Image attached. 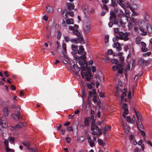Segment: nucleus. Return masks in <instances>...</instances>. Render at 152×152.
<instances>
[{"instance_id": "13d9d810", "label": "nucleus", "mask_w": 152, "mask_h": 152, "mask_svg": "<svg viewBox=\"0 0 152 152\" xmlns=\"http://www.w3.org/2000/svg\"><path fill=\"white\" fill-rule=\"evenodd\" d=\"M109 38V37L108 35H105V42L108 41Z\"/></svg>"}, {"instance_id": "ea45409f", "label": "nucleus", "mask_w": 152, "mask_h": 152, "mask_svg": "<svg viewBox=\"0 0 152 152\" xmlns=\"http://www.w3.org/2000/svg\"><path fill=\"white\" fill-rule=\"evenodd\" d=\"M151 54V53L150 52H148L146 53H145L143 54L142 56H143L146 57L147 56H149Z\"/></svg>"}, {"instance_id": "aec40b11", "label": "nucleus", "mask_w": 152, "mask_h": 152, "mask_svg": "<svg viewBox=\"0 0 152 152\" xmlns=\"http://www.w3.org/2000/svg\"><path fill=\"white\" fill-rule=\"evenodd\" d=\"M117 3L119 4L124 9L125 8V4L124 3V0H117Z\"/></svg>"}, {"instance_id": "b1692460", "label": "nucleus", "mask_w": 152, "mask_h": 152, "mask_svg": "<svg viewBox=\"0 0 152 152\" xmlns=\"http://www.w3.org/2000/svg\"><path fill=\"white\" fill-rule=\"evenodd\" d=\"M23 125V123L21 122H20L18 124L16 125L15 126L16 130H18L19 129L22 128Z\"/></svg>"}, {"instance_id": "9b49d317", "label": "nucleus", "mask_w": 152, "mask_h": 152, "mask_svg": "<svg viewBox=\"0 0 152 152\" xmlns=\"http://www.w3.org/2000/svg\"><path fill=\"white\" fill-rule=\"evenodd\" d=\"M73 64L71 63L70 65V67L71 68L73 69H75V72L76 73H78L80 69L78 66L76 64H75L74 62H73Z\"/></svg>"}, {"instance_id": "69168bd1", "label": "nucleus", "mask_w": 152, "mask_h": 152, "mask_svg": "<svg viewBox=\"0 0 152 152\" xmlns=\"http://www.w3.org/2000/svg\"><path fill=\"white\" fill-rule=\"evenodd\" d=\"M141 45L142 46V47H146V43L143 42H141Z\"/></svg>"}, {"instance_id": "0eeeda50", "label": "nucleus", "mask_w": 152, "mask_h": 152, "mask_svg": "<svg viewBox=\"0 0 152 152\" xmlns=\"http://www.w3.org/2000/svg\"><path fill=\"white\" fill-rule=\"evenodd\" d=\"M91 24L90 23L85 24L84 25L83 30L85 34L88 33L90 31Z\"/></svg>"}, {"instance_id": "bf43d9fd", "label": "nucleus", "mask_w": 152, "mask_h": 152, "mask_svg": "<svg viewBox=\"0 0 152 152\" xmlns=\"http://www.w3.org/2000/svg\"><path fill=\"white\" fill-rule=\"evenodd\" d=\"M89 143L91 147H93L95 145L94 143L92 141L89 142Z\"/></svg>"}, {"instance_id": "393cba45", "label": "nucleus", "mask_w": 152, "mask_h": 152, "mask_svg": "<svg viewBox=\"0 0 152 152\" xmlns=\"http://www.w3.org/2000/svg\"><path fill=\"white\" fill-rule=\"evenodd\" d=\"M144 19L146 21L149 22L150 21V17L148 13L146 12L144 15Z\"/></svg>"}, {"instance_id": "dca6fc26", "label": "nucleus", "mask_w": 152, "mask_h": 152, "mask_svg": "<svg viewBox=\"0 0 152 152\" xmlns=\"http://www.w3.org/2000/svg\"><path fill=\"white\" fill-rule=\"evenodd\" d=\"M111 129V127L110 126L105 124V138H107L108 136V134L107 131L110 130Z\"/></svg>"}, {"instance_id": "f704fd0d", "label": "nucleus", "mask_w": 152, "mask_h": 152, "mask_svg": "<svg viewBox=\"0 0 152 152\" xmlns=\"http://www.w3.org/2000/svg\"><path fill=\"white\" fill-rule=\"evenodd\" d=\"M137 128H138L139 130V131L140 132H141V134L143 135V136H145V132L143 130H141L139 128V126H138V123H137Z\"/></svg>"}, {"instance_id": "7c9ffc66", "label": "nucleus", "mask_w": 152, "mask_h": 152, "mask_svg": "<svg viewBox=\"0 0 152 152\" xmlns=\"http://www.w3.org/2000/svg\"><path fill=\"white\" fill-rule=\"evenodd\" d=\"M139 30L142 32V33H141V35L143 36H145L147 34V33L146 31H144V29L143 28L140 27L139 28Z\"/></svg>"}, {"instance_id": "052dcab7", "label": "nucleus", "mask_w": 152, "mask_h": 152, "mask_svg": "<svg viewBox=\"0 0 152 152\" xmlns=\"http://www.w3.org/2000/svg\"><path fill=\"white\" fill-rule=\"evenodd\" d=\"M113 51L111 50H109L107 51V54L108 55H111L112 54Z\"/></svg>"}, {"instance_id": "8fccbe9b", "label": "nucleus", "mask_w": 152, "mask_h": 152, "mask_svg": "<svg viewBox=\"0 0 152 152\" xmlns=\"http://www.w3.org/2000/svg\"><path fill=\"white\" fill-rule=\"evenodd\" d=\"M62 46L64 50L66 51V44L64 43H63L62 44Z\"/></svg>"}, {"instance_id": "c756f323", "label": "nucleus", "mask_w": 152, "mask_h": 152, "mask_svg": "<svg viewBox=\"0 0 152 152\" xmlns=\"http://www.w3.org/2000/svg\"><path fill=\"white\" fill-rule=\"evenodd\" d=\"M22 143L28 148L29 147L30 143L28 141H25L23 142Z\"/></svg>"}, {"instance_id": "2eb2a0df", "label": "nucleus", "mask_w": 152, "mask_h": 152, "mask_svg": "<svg viewBox=\"0 0 152 152\" xmlns=\"http://www.w3.org/2000/svg\"><path fill=\"white\" fill-rule=\"evenodd\" d=\"M120 91H121V92L123 93L122 95L121 96V101H123L124 100V98L126 95V93L127 92V91L125 89H123L122 91L121 90H120Z\"/></svg>"}, {"instance_id": "774afa93", "label": "nucleus", "mask_w": 152, "mask_h": 152, "mask_svg": "<svg viewBox=\"0 0 152 152\" xmlns=\"http://www.w3.org/2000/svg\"><path fill=\"white\" fill-rule=\"evenodd\" d=\"M117 5V4L116 2L112 3L111 6L113 7H115Z\"/></svg>"}, {"instance_id": "603ef678", "label": "nucleus", "mask_w": 152, "mask_h": 152, "mask_svg": "<svg viewBox=\"0 0 152 152\" xmlns=\"http://www.w3.org/2000/svg\"><path fill=\"white\" fill-rule=\"evenodd\" d=\"M88 141L89 143L92 141L91 137L89 135H88Z\"/></svg>"}, {"instance_id": "09e8293b", "label": "nucleus", "mask_w": 152, "mask_h": 152, "mask_svg": "<svg viewBox=\"0 0 152 152\" xmlns=\"http://www.w3.org/2000/svg\"><path fill=\"white\" fill-rule=\"evenodd\" d=\"M128 109L127 108H126L124 109V113L126 115H127L128 114Z\"/></svg>"}, {"instance_id": "a19ab883", "label": "nucleus", "mask_w": 152, "mask_h": 152, "mask_svg": "<svg viewBox=\"0 0 152 152\" xmlns=\"http://www.w3.org/2000/svg\"><path fill=\"white\" fill-rule=\"evenodd\" d=\"M58 34L57 37V39H60L61 36V33L60 31H58Z\"/></svg>"}, {"instance_id": "4468645a", "label": "nucleus", "mask_w": 152, "mask_h": 152, "mask_svg": "<svg viewBox=\"0 0 152 152\" xmlns=\"http://www.w3.org/2000/svg\"><path fill=\"white\" fill-rule=\"evenodd\" d=\"M0 125L3 128L7 127L8 126V123L7 120H0Z\"/></svg>"}, {"instance_id": "39448f33", "label": "nucleus", "mask_w": 152, "mask_h": 152, "mask_svg": "<svg viewBox=\"0 0 152 152\" xmlns=\"http://www.w3.org/2000/svg\"><path fill=\"white\" fill-rule=\"evenodd\" d=\"M81 75L83 78L85 77V76L86 79L88 81H90V80L93 78V76L91 74H88L86 71L81 72Z\"/></svg>"}, {"instance_id": "6e6552de", "label": "nucleus", "mask_w": 152, "mask_h": 152, "mask_svg": "<svg viewBox=\"0 0 152 152\" xmlns=\"http://www.w3.org/2000/svg\"><path fill=\"white\" fill-rule=\"evenodd\" d=\"M134 19V18H131V21L129 22L128 23V26L129 29H132L133 27H135L136 25Z\"/></svg>"}, {"instance_id": "680f3d73", "label": "nucleus", "mask_w": 152, "mask_h": 152, "mask_svg": "<svg viewBox=\"0 0 152 152\" xmlns=\"http://www.w3.org/2000/svg\"><path fill=\"white\" fill-rule=\"evenodd\" d=\"M10 129L12 131L16 130L15 126H11Z\"/></svg>"}, {"instance_id": "72a5a7b5", "label": "nucleus", "mask_w": 152, "mask_h": 152, "mask_svg": "<svg viewBox=\"0 0 152 152\" xmlns=\"http://www.w3.org/2000/svg\"><path fill=\"white\" fill-rule=\"evenodd\" d=\"M64 39L66 42H69V41H71V39L69 37L67 36L64 37Z\"/></svg>"}, {"instance_id": "bb28decb", "label": "nucleus", "mask_w": 152, "mask_h": 152, "mask_svg": "<svg viewBox=\"0 0 152 152\" xmlns=\"http://www.w3.org/2000/svg\"><path fill=\"white\" fill-rule=\"evenodd\" d=\"M66 22L67 24H74V21L72 18H67L66 20Z\"/></svg>"}, {"instance_id": "20e7f679", "label": "nucleus", "mask_w": 152, "mask_h": 152, "mask_svg": "<svg viewBox=\"0 0 152 152\" xmlns=\"http://www.w3.org/2000/svg\"><path fill=\"white\" fill-rule=\"evenodd\" d=\"M118 15L119 19L120 18V22L121 26L123 27H124L125 24L128 22V18L125 14H124L123 12L119 13Z\"/></svg>"}, {"instance_id": "cd10ccee", "label": "nucleus", "mask_w": 152, "mask_h": 152, "mask_svg": "<svg viewBox=\"0 0 152 152\" xmlns=\"http://www.w3.org/2000/svg\"><path fill=\"white\" fill-rule=\"evenodd\" d=\"M115 47L118 51H120L121 50V45L118 42H116L115 44Z\"/></svg>"}, {"instance_id": "de8ad7c7", "label": "nucleus", "mask_w": 152, "mask_h": 152, "mask_svg": "<svg viewBox=\"0 0 152 152\" xmlns=\"http://www.w3.org/2000/svg\"><path fill=\"white\" fill-rule=\"evenodd\" d=\"M93 101L95 103H96L97 102L98 104L100 103V101L99 100H97L96 98H93Z\"/></svg>"}, {"instance_id": "ddd939ff", "label": "nucleus", "mask_w": 152, "mask_h": 152, "mask_svg": "<svg viewBox=\"0 0 152 152\" xmlns=\"http://www.w3.org/2000/svg\"><path fill=\"white\" fill-rule=\"evenodd\" d=\"M10 111V108L9 107H5L3 110V114L5 116H7L9 114Z\"/></svg>"}, {"instance_id": "473e14b6", "label": "nucleus", "mask_w": 152, "mask_h": 152, "mask_svg": "<svg viewBox=\"0 0 152 152\" xmlns=\"http://www.w3.org/2000/svg\"><path fill=\"white\" fill-rule=\"evenodd\" d=\"M70 42L72 43H74L75 44H78V41H77V38H72L71 39Z\"/></svg>"}, {"instance_id": "7ed1b4c3", "label": "nucleus", "mask_w": 152, "mask_h": 152, "mask_svg": "<svg viewBox=\"0 0 152 152\" xmlns=\"http://www.w3.org/2000/svg\"><path fill=\"white\" fill-rule=\"evenodd\" d=\"M77 53L81 55L79 56L77 55H75L74 57L76 60H86V52L84 51V49L83 46L80 45L79 47V49L78 50Z\"/></svg>"}, {"instance_id": "f8f14e48", "label": "nucleus", "mask_w": 152, "mask_h": 152, "mask_svg": "<svg viewBox=\"0 0 152 152\" xmlns=\"http://www.w3.org/2000/svg\"><path fill=\"white\" fill-rule=\"evenodd\" d=\"M71 48L73 51L72 53L73 55H76L77 52L78 50V47L77 45H71Z\"/></svg>"}, {"instance_id": "338daca9", "label": "nucleus", "mask_w": 152, "mask_h": 152, "mask_svg": "<svg viewBox=\"0 0 152 152\" xmlns=\"http://www.w3.org/2000/svg\"><path fill=\"white\" fill-rule=\"evenodd\" d=\"M70 138H69V137H66V141L67 142L69 143H70Z\"/></svg>"}, {"instance_id": "f03ea898", "label": "nucleus", "mask_w": 152, "mask_h": 152, "mask_svg": "<svg viewBox=\"0 0 152 152\" xmlns=\"http://www.w3.org/2000/svg\"><path fill=\"white\" fill-rule=\"evenodd\" d=\"M114 32L115 33H118L119 36H116V39L117 41L119 39L124 40V41H126L129 40V38L128 37L129 34L127 33H124L122 32H119V29L118 28L114 29Z\"/></svg>"}, {"instance_id": "37998d69", "label": "nucleus", "mask_w": 152, "mask_h": 152, "mask_svg": "<svg viewBox=\"0 0 152 152\" xmlns=\"http://www.w3.org/2000/svg\"><path fill=\"white\" fill-rule=\"evenodd\" d=\"M6 150L7 151L9 152H14L15 151L14 150L10 148L8 146L6 148Z\"/></svg>"}, {"instance_id": "5fc2aeb1", "label": "nucleus", "mask_w": 152, "mask_h": 152, "mask_svg": "<svg viewBox=\"0 0 152 152\" xmlns=\"http://www.w3.org/2000/svg\"><path fill=\"white\" fill-rule=\"evenodd\" d=\"M48 16L46 15H44L43 18V19L45 20L46 21H47L48 20Z\"/></svg>"}, {"instance_id": "f3484780", "label": "nucleus", "mask_w": 152, "mask_h": 152, "mask_svg": "<svg viewBox=\"0 0 152 152\" xmlns=\"http://www.w3.org/2000/svg\"><path fill=\"white\" fill-rule=\"evenodd\" d=\"M66 5L69 10H73L74 8V5L72 3H67L66 4Z\"/></svg>"}, {"instance_id": "2f4dec72", "label": "nucleus", "mask_w": 152, "mask_h": 152, "mask_svg": "<svg viewBox=\"0 0 152 152\" xmlns=\"http://www.w3.org/2000/svg\"><path fill=\"white\" fill-rule=\"evenodd\" d=\"M116 88L117 90V91L115 93V96L116 98H118L119 97V94L118 90H120V89H118V86L116 87Z\"/></svg>"}, {"instance_id": "79ce46f5", "label": "nucleus", "mask_w": 152, "mask_h": 152, "mask_svg": "<svg viewBox=\"0 0 152 152\" xmlns=\"http://www.w3.org/2000/svg\"><path fill=\"white\" fill-rule=\"evenodd\" d=\"M95 129L96 130L98 131V132H99V135L101 134L102 133V132H101V129H99L97 126H95Z\"/></svg>"}, {"instance_id": "e433bc0d", "label": "nucleus", "mask_w": 152, "mask_h": 152, "mask_svg": "<svg viewBox=\"0 0 152 152\" xmlns=\"http://www.w3.org/2000/svg\"><path fill=\"white\" fill-rule=\"evenodd\" d=\"M16 108V111L18 115H19L20 113V106L19 105H18L17 107H15Z\"/></svg>"}, {"instance_id": "c85d7f7f", "label": "nucleus", "mask_w": 152, "mask_h": 152, "mask_svg": "<svg viewBox=\"0 0 152 152\" xmlns=\"http://www.w3.org/2000/svg\"><path fill=\"white\" fill-rule=\"evenodd\" d=\"M89 118L88 117H86L85 118L84 120V125L85 126H87L89 125L88 122Z\"/></svg>"}, {"instance_id": "a18cd8bd", "label": "nucleus", "mask_w": 152, "mask_h": 152, "mask_svg": "<svg viewBox=\"0 0 152 152\" xmlns=\"http://www.w3.org/2000/svg\"><path fill=\"white\" fill-rule=\"evenodd\" d=\"M98 143L99 145H103V141L100 139H98Z\"/></svg>"}, {"instance_id": "5701e85b", "label": "nucleus", "mask_w": 152, "mask_h": 152, "mask_svg": "<svg viewBox=\"0 0 152 152\" xmlns=\"http://www.w3.org/2000/svg\"><path fill=\"white\" fill-rule=\"evenodd\" d=\"M19 115H18L17 113V114L12 113L11 115V117L16 121H18L19 119Z\"/></svg>"}, {"instance_id": "a211bd4d", "label": "nucleus", "mask_w": 152, "mask_h": 152, "mask_svg": "<svg viewBox=\"0 0 152 152\" xmlns=\"http://www.w3.org/2000/svg\"><path fill=\"white\" fill-rule=\"evenodd\" d=\"M82 9L85 14L86 15L88 12V7L87 5H83L82 6Z\"/></svg>"}, {"instance_id": "0e129e2a", "label": "nucleus", "mask_w": 152, "mask_h": 152, "mask_svg": "<svg viewBox=\"0 0 152 152\" xmlns=\"http://www.w3.org/2000/svg\"><path fill=\"white\" fill-rule=\"evenodd\" d=\"M62 26L63 27H65L66 26V23L64 19H63L62 20Z\"/></svg>"}, {"instance_id": "864d4df0", "label": "nucleus", "mask_w": 152, "mask_h": 152, "mask_svg": "<svg viewBox=\"0 0 152 152\" xmlns=\"http://www.w3.org/2000/svg\"><path fill=\"white\" fill-rule=\"evenodd\" d=\"M119 65L121 66L123 68V67L124 66V61H121L120 64H119Z\"/></svg>"}, {"instance_id": "4c0bfd02", "label": "nucleus", "mask_w": 152, "mask_h": 152, "mask_svg": "<svg viewBox=\"0 0 152 152\" xmlns=\"http://www.w3.org/2000/svg\"><path fill=\"white\" fill-rule=\"evenodd\" d=\"M9 140L10 142L12 143H13L14 142L15 139L13 137H10L9 138Z\"/></svg>"}, {"instance_id": "9d476101", "label": "nucleus", "mask_w": 152, "mask_h": 152, "mask_svg": "<svg viewBox=\"0 0 152 152\" xmlns=\"http://www.w3.org/2000/svg\"><path fill=\"white\" fill-rule=\"evenodd\" d=\"M134 109L136 113L137 121H138V122H137V123L138 125L139 124L140 126L141 125V124H140V122H141V115L139 112L137 113L134 108Z\"/></svg>"}, {"instance_id": "58836bf2", "label": "nucleus", "mask_w": 152, "mask_h": 152, "mask_svg": "<svg viewBox=\"0 0 152 152\" xmlns=\"http://www.w3.org/2000/svg\"><path fill=\"white\" fill-rule=\"evenodd\" d=\"M111 62L115 64H117L118 63V61L116 59H112L111 60Z\"/></svg>"}, {"instance_id": "423d86ee", "label": "nucleus", "mask_w": 152, "mask_h": 152, "mask_svg": "<svg viewBox=\"0 0 152 152\" xmlns=\"http://www.w3.org/2000/svg\"><path fill=\"white\" fill-rule=\"evenodd\" d=\"M110 19L112 21H113V22L115 24H117L118 22V19H117L116 15L113 11H111L110 13Z\"/></svg>"}, {"instance_id": "c03bdc74", "label": "nucleus", "mask_w": 152, "mask_h": 152, "mask_svg": "<svg viewBox=\"0 0 152 152\" xmlns=\"http://www.w3.org/2000/svg\"><path fill=\"white\" fill-rule=\"evenodd\" d=\"M6 148L8 146V141L7 140H6L4 142Z\"/></svg>"}, {"instance_id": "f257e3e1", "label": "nucleus", "mask_w": 152, "mask_h": 152, "mask_svg": "<svg viewBox=\"0 0 152 152\" xmlns=\"http://www.w3.org/2000/svg\"><path fill=\"white\" fill-rule=\"evenodd\" d=\"M79 26L76 24H75L74 26H69V30L72 31L71 33L73 35H75L77 36V39L78 41V43H80L81 44H83L85 42L83 37L81 36L80 33L79 32L78 28Z\"/></svg>"}, {"instance_id": "1a4fd4ad", "label": "nucleus", "mask_w": 152, "mask_h": 152, "mask_svg": "<svg viewBox=\"0 0 152 152\" xmlns=\"http://www.w3.org/2000/svg\"><path fill=\"white\" fill-rule=\"evenodd\" d=\"M84 61V63L82 66L80 67V69L82 71V72L86 71V69L87 68L88 66V62L86 61V60H83Z\"/></svg>"}, {"instance_id": "4d7b16f0", "label": "nucleus", "mask_w": 152, "mask_h": 152, "mask_svg": "<svg viewBox=\"0 0 152 152\" xmlns=\"http://www.w3.org/2000/svg\"><path fill=\"white\" fill-rule=\"evenodd\" d=\"M122 70H123V68L121 69H118V73L119 74H120L122 73V72H123Z\"/></svg>"}, {"instance_id": "412c9836", "label": "nucleus", "mask_w": 152, "mask_h": 152, "mask_svg": "<svg viewBox=\"0 0 152 152\" xmlns=\"http://www.w3.org/2000/svg\"><path fill=\"white\" fill-rule=\"evenodd\" d=\"M130 4L129 3H127V7H130V9L133 8L134 9H137L138 7V6L137 4H133L132 5L130 6Z\"/></svg>"}, {"instance_id": "49530a36", "label": "nucleus", "mask_w": 152, "mask_h": 152, "mask_svg": "<svg viewBox=\"0 0 152 152\" xmlns=\"http://www.w3.org/2000/svg\"><path fill=\"white\" fill-rule=\"evenodd\" d=\"M92 132H91V133L92 134L94 135H94H97V136H98L99 135V132L98 133L97 132H95L94 131H92Z\"/></svg>"}, {"instance_id": "6ab92c4d", "label": "nucleus", "mask_w": 152, "mask_h": 152, "mask_svg": "<svg viewBox=\"0 0 152 152\" xmlns=\"http://www.w3.org/2000/svg\"><path fill=\"white\" fill-rule=\"evenodd\" d=\"M46 11L48 13H51L53 12V8L52 7L48 6H46Z\"/></svg>"}, {"instance_id": "c9c22d12", "label": "nucleus", "mask_w": 152, "mask_h": 152, "mask_svg": "<svg viewBox=\"0 0 152 152\" xmlns=\"http://www.w3.org/2000/svg\"><path fill=\"white\" fill-rule=\"evenodd\" d=\"M141 39L140 38L137 37L136 39L135 42L137 44H139L140 43Z\"/></svg>"}, {"instance_id": "a878e982", "label": "nucleus", "mask_w": 152, "mask_h": 152, "mask_svg": "<svg viewBox=\"0 0 152 152\" xmlns=\"http://www.w3.org/2000/svg\"><path fill=\"white\" fill-rule=\"evenodd\" d=\"M146 28L148 33L152 34V28L150 25L149 24L147 25Z\"/></svg>"}, {"instance_id": "e2e57ef3", "label": "nucleus", "mask_w": 152, "mask_h": 152, "mask_svg": "<svg viewBox=\"0 0 152 152\" xmlns=\"http://www.w3.org/2000/svg\"><path fill=\"white\" fill-rule=\"evenodd\" d=\"M92 71L93 72H94L96 70V69L95 66H93L92 67Z\"/></svg>"}, {"instance_id": "4be33fe9", "label": "nucleus", "mask_w": 152, "mask_h": 152, "mask_svg": "<svg viewBox=\"0 0 152 152\" xmlns=\"http://www.w3.org/2000/svg\"><path fill=\"white\" fill-rule=\"evenodd\" d=\"M138 62L140 64L142 65L144 64H145L146 65L147 63L148 62L147 61H145L143 58H140L139 59Z\"/></svg>"}, {"instance_id": "3c124183", "label": "nucleus", "mask_w": 152, "mask_h": 152, "mask_svg": "<svg viewBox=\"0 0 152 152\" xmlns=\"http://www.w3.org/2000/svg\"><path fill=\"white\" fill-rule=\"evenodd\" d=\"M68 14L71 16L73 17L74 15V13L72 11H68Z\"/></svg>"}, {"instance_id": "6e6d98bb", "label": "nucleus", "mask_w": 152, "mask_h": 152, "mask_svg": "<svg viewBox=\"0 0 152 152\" xmlns=\"http://www.w3.org/2000/svg\"><path fill=\"white\" fill-rule=\"evenodd\" d=\"M67 129L69 131H72L73 130V128L71 126L68 127Z\"/></svg>"}]
</instances>
